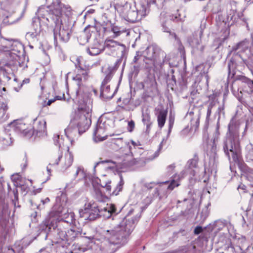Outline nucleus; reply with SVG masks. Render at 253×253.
I'll use <instances>...</instances> for the list:
<instances>
[{"label": "nucleus", "mask_w": 253, "mask_h": 253, "mask_svg": "<svg viewBox=\"0 0 253 253\" xmlns=\"http://www.w3.org/2000/svg\"><path fill=\"white\" fill-rule=\"evenodd\" d=\"M48 7L42 6L38 9L37 15L41 27L48 26L50 24V20L55 24L54 35L55 39L59 38L64 42H67L71 33L70 25L68 22H63L61 11L59 8L55 9L51 13L48 12Z\"/></svg>", "instance_id": "f257e3e1"}, {"label": "nucleus", "mask_w": 253, "mask_h": 253, "mask_svg": "<svg viewBox=\"0 0 253 253\" xmlns=\"http://www.w3.org/2000/svg\"><path fill=\"white\" fill-rule=\"evenodd\" d=\"M116 211V208L113 204H106L102 209H98L95 204H86L84 210L79 211L80 217L84 220H93L99 216L109 218L112 213Z\"/></svg>", "instance_id": "f03ea898"}, {"label": "nucleus", "mask_w": 253, "mask_h": 253, "mask_svg": "<svg viewBox=\"0 0 253 253\" xmlns=\"http://www.w3.org/2000/svg\"><path fill=\"white\" fill-rule=\"evenodd\" d=\"M91 108L89 104L81 106L76 113L74 119L71 120L78 127L79 133H83L87 130L91 124Z\"/></svg>", "instance_id": "7ed1b4c3"}, {"label": "nucleus", "mask_w": 253, "mask_h": 253, "mask_svg": "<svg viewBox=\"0 0 253 253\" xmlns=\"http://www.w3.org/2000/svg\"><path fill=\"white\" fill-rule=\"evenodd\" d=\"M133 229V223L130 220L124 219L120 225L116 227L115 230H106L104 232L106 238L115 242V240H119L120 237L130 234Z\"/></svg>", "instance_id": "20e7f679"}, {"label": "nucleus", "mask_w": 253, "mask_h": 253, "mask_svg": "<svg viewBox=\"0 0 253 253\" xmlns=\"http://www.w3.org/2000/svg\"><path fill=\"white\" fill-rule=\"evenodd\" d=\"M73 161L74 156L68 148L67 152L63 156L59 151L54 154L51 158L49 165L59 164L60 170L64 172L71 166Z\"/></svg>", "instance_id": "39448f33"}, {"label": "nucleus", "mask_w": 253, "mask_h": 253, "mask_svg": "<svg viewBox=\"0 0 253 253\" xmlns=\"http://www.w3.org/2000/svg\"><path fill=\"white\" fill-rule=\"evenodd\" d=\"M18 46H21V44L16 41L4 40L2 42V50L4 51H9L8 53L11 63H7L8 66L14 65L16 63L18 56L15 52H11V50L16 52L18 51Z\"/></svg>", "instance_id": "423d86ee"}, {"label": "nucleus", "mask_w": 253, "mask_h": 253, "mask_svg": "<svg viewBox=\"0 0 253 253\" xmlns=\"http://www.w3.org/2000/svg\"><path fill=\"white\" fill-rule=\"evenodd\" d=\"M224 149L229 160L231 157L235 162L238 160L240 150L237 142L235 143L231 139H229L225 143Z\"/></svg>", "instance_id": "0eeeda50"}, {"label": "nucleus", "mask_w": 253, "mask_h": 253, "mask_svg": "<svg viewBox=\"0 0 253 253\" xmlns=\"http://www.w3.org/2000/svg\"><path fill=\"white\" fill-rule=\"evenodd\" d=\"M111 182L110 180L105 181L103 179H100L98 178L92 180V184L96 194L102 196V189H105L107 192L111 194Z\"/></svg>", "instance_id": "6e6552de"}, {"label": "nucleus", "mask_w": 253, "mask_h": 253, "mask_svg": "<svg viewBox=\"0 0 253 253\" xmlns=\"http://www.w3.org/2000/svg\"><path fill=\"white\" fill-rule=\"evenodd\" d=\"M67 201V198L66 194L63 192H60V195H58L56 199V204L54 206V210L56 211V212L60 216H63L66 217V210L65 207L66 205Z\"/></svg>", "instance_id": "1a4fd4ad"}, {"label": "nucleus", "mask_w": 253, "mask_h": 253, "mask_svg": "<svg viewBox=\"0 0 253 253\" xmlns=\"http://www.w3.org/2000/svg\"><path fill=\"white\" fill-rule=\"evenodd\" d=\"M105 131L104 124L103 123H98L93 131V139L95 142H100L104 140L106 138L104 135Z\"/></svg>", "instance_id": "9d476101"}, {"label": "nucleus", "mask_w": 253, "mask_h": 253, "mask_svg": "<svg viewBox=\"0 0 253 253\" xmlns=\"http://www.w3.org/2000/svg\"><path fill=\"white\" fill-rule=\"evenodd\" d=\"M97 167L101 169H104L106 171L110 170H114L116 169L117 165L116 163L112 161L106 160L101 161L96 163L94 166V170H95Z\"/></svg>", "instance_id": "9b49d317"}, {"label": "nucleus", "mask_w": 253, "mask_h": 253, "mask_svg": "<svg viewBox=\"0 0 253 253\" xmlns=\"http://www.w3.org/2000/svg\"><path fill=\"white\" fill-rule=\"evenodd\" d=\"M74 123L71 121L68 127L65 129V135L71 143L73 142V138L79 133L78 128Z\"/></svg>", "instance_id": "f8f14e48"}, {"label": "nucleus", "mask_w": 253, "mask_h": 253, "mask_svg": "<svg viewBox=\"0 0 253 253\" xmlns=\"http://www.w3.org/2000/svg\"><path fill=\"white\" fill-rule=\"evenodd\" d=\"M11 125L15 127L16 131L21 132L25 136L30 137L33 134L32 131L27 130L26 125L21 122H14Z\"/></svg>", "instance_id": "ddd939ff"}, {"label": "nucleus", "mask_w": 253, "mask_h": 253, "mask_svg": "<svg viewBox=\"0 0 253 253\" xmlns=\"http://www.w3.org/2000/svg\"><path fill=\"white\" fill-rule=\"evenodd\" d=\"M87 73L85 71L81 70L80 73H78L73 78L74 84L80 88L83 85L84 83L87 79Z\"/></svg>", "instance_id": "4468645a"}, {"label": "nucleus", "mask_w": 253, "mask_h": 253, "mask_svg": "<svg viewBox=\"0 0 253 253\" xmlns=\"http://www.w3.org/2000/svg\"><path fill=\"white\" fill-rule=\"evenodd\" d=\"M105 46L110 49L114 48V50H119L120 48H121V51L125 48V46L123 44L119 43L112 40H106L105 42Z\"/></svg>", "instance_id": "2eb2a0df"}, {"label": "nucleus", "mask_w": 253, "mask_h": 253, "mask_svg": "<svg viewBox=\"0 0 253 253\" xmlns=\"http://www.w3.org/2000/svg\"><path fill=\"white\" fill-rule=\"evenodd\" d=\"M113 90H111L109 85H104L102 86L101 90V95L107 99L112 98L114 95Z\"/></svg>", "instance_id": "dca6fc26"}, {"label": "nucleus", "mask_w": 253, "mask_h": 253, "mask_svg": "<svg viewBox=\"0 0 253 253\" xmlns=\"http://www.w3.org/2000/svg\"><path fill=\"white\" fill-rule=\"evenodd\" d=\"M142 122L146 126V132L149 134L150 131V127L152 124L149 114L147 113L142 114Z\"/></svg>", "instance_id": "f3484780"}, {"label": "nucleus", "mask_w": 253, "mask_h": 253, "mask_svg": "<svg viewBox=\"0 0 253 253\" xmlns=\"http://www.w3.org/2000/svg\"><path fill=\"white\" fill-rule=\"evenodd\" d=\"M167 117V112L164 111H161L158 116V122L159 126L162 128L166 121V119Z\"/></svg>", "instance_id": "a211bd4d"}, {"label": "nucleus", "mask_w": 253, "mask_h": 253, "mask_svg": "<svg viewBox=\"0 0 253 253\" xmlns=\"http://www.w3.org/2000/svg\"><path fill=\"white\" fill-rule=\"evenodd\" d=\"M100 46V44L98 43H97L95 47H91L88 48L87 49V51L90 55H96L101 51L99 48Z\"/></svg>", "instance_id": "6ab92c4d"}, {"label": "nucleus", "mask_w": 253, "mask_h": 253, "mask_svg": "<svg viewBox=\"0 0 253 253\" xmlns=\"http://www.w3.org/2000/svg\"><path fill=\"white\" fill-rule=\"evenodd\" d=\"M148 11L146 7L144 5H141L139 9L137 10V19H141L142 17H145Z\"/></svg>", "instance_id": "aec40b11"}, {"label": "nucleus", "mask_w": 253, "mask_h": 253, "mask_svg": "<svg viewBox=\"0 0 253 253\" xmlns=\"http://www.w3.org/2000/svg\"><path fill=\"white\" fill-rule=\"evenodd\" d=\"M113 70V67L109 65H105L102 69V72L106 75V78H109Z\"/></svg>", "instance_id": "412c9836"}, {"label": "nucleus", "mask_w": 253, "mask_h": 253, "mask_svg": "<svg viewBox=\"0 0 253 253\" xmlns=\"http://www.w3.org/2000/svg\"><path fill=\"white\" fill-rule=\"evenodd\" d=\"M124 185V181L123 180L122 177H120V180L118 184L117 185L116 189L113 191L112 194L114 195H117L119 194V192L122 190L123 188V186Z\"/></svg>", "instance_id": "4be33fe9"}, {"label": "nucleus", "mask_w": 253, "mask_h": 253, "mask_svg": "<svg viewBox=\"0 0 253 253\" xmlns=\"http://www.w3.org/2000/svg\"><path fill=\"white\" fill-rule=\"evenodd\" d=\"M40 34V31L35 30L34 31L29 32L26 34V37L28 39L35 40L37 38Z\"/></svg>", "instance_id": "5701e85b"}, {"label": "nucleus", "mask_w": 253, "mask_h": 253, "mask_svg": "<svg viewBox=\"0 0 253 253\" xmlns=\"http://www.w3.org/2000/svg\"><path fill=\"white\" fill-rule=\"evenodd\" d=\"M130 99L129 98L123 99V103L125 105V106L124 107L125 109L128 111L133 110L134 107L130 105Z\"/></svg>", "instance_id": "b1692460"}, {"label": "nucleus", "mask_w": 253, "mask_h": 253, "mask_svg": "<svg viewBox=\"0 0 253 253\" xmlns=\"http://www.w3.org/2000/svg\"><path fill=\"white\" fill-rule=\"evenodd\" d=\"M249 149L248 154H247V158L250 161H253V147L251 144L247 146Z\"/></svg>", "instance_id": "393cba45"}, {"label": "nucleus", "mask_w": 253, "mask_h": 253, "mask_svg": "<svg viewBox=\"0 0 253 253\" xmlns=\"http://www.w3.org/2000/svg\"><path fill=\"white\" fill-rule=\"evenodd\" d=\"M179 178L177 176L174 177V179L171 181L170 184L169 185L168 188L169 190H172L175 187L178 186L179 184L177 181V179Z\"/></svg>", "instance_id": "a878e982"}, {"label": "nucleus", "mask_w": 253, "mask_h": 253, "mask_svg": "<svg viewBox=\"0 0 253 253\" xmlns=\"http://www.w3.org/2000/svg\"><path fill=\"white\" fill-rule=\"evenodd\" d=\"M147 55L149 59H152L154 57V49L153 47H148L146 50Z\"/></svg>", "instance_id": "bb28decb"}, {"label": "nucleus", "mask_w": 253, "mask_h": 253, "mask_svg": "<svg viewBox=\"0 0 253 253\" xmlns=\"http://www.w3.org/2000/svg\"><path fill=\"white\" fill-rule=\"evenodd\" d=\"M79 175L82 177H84V169L81 167H77L76 168V171L74 174V176L75 177H76Z\"/></svg>", "instance_id": "cd10ccee"}, {"label": "nucleus", "mask_w": 253, "mask_h": 253, "mask_svg": "<svg viewBox=\"0 0 253 253\" xmlns=\"http://www.w3.org/2000/svg\"><path fill=\"white\" fill-rule=\"evenodd\" d=\"M112 31L114 33L113 37L116 38L120 35L121 31L120 28L117 26H113L111 29Z\"/></svg>", "instance_id": "c85d7f7f"}, {"label": "nucleus", "mask_w": 253, "mask_h": 253, "mask_svg": "<svg viewBox=\"0 0 253 253\" xmlns=\"http://www.w3.org/2000/svg\"><path fill=\"white\" fill-rule=\"evenodd\" d=\"M249 44V43L247 41H243L238 44L237 48L238 49H243L244 48L247 49Z\"/></svg>", "instance_id": "c756f323"}, {"label": "nucleus", "mask_w": 253, "mask_h": 253, "mask_svg": "<svg viewBox=\"0 0 253 253\" xmlns=\"http://www.w3.org/2000/svg\"><path fill=\"white\" fill-rule=\"evenodd\" d=\"M188 165L190 169L196 168L197 166V161L195 160H190L188 162Z\"/></svg>", "instance_id": "7c9ffc66"}, {"label": "nucleus", "mask_w": 253, "mask_h": 253, "mask_svg": "<svg viewBox=\"0 0 253 253\" xmlns=\"http://www.w3.org/2000/svg\"><path fill=\"white\" fill-rule=\"evenodd\" d=\"M53 140L55 145H58L59 148L62 147L61 143H60V137L59 135H55L54 136Z\"/></svg>", "instance_id": "2f4dec72"}, {"label": "nucleus", "mask_w": 253, "mask_h": 253, "mask_svg": "<svg viewBox=\"0 0 253 253\" xmlns=\"http://www.w3.org/2000/svg\"><path fill=\"white\" fill-rule=\"evenodd\" d=\"M41 127L39 128V131L42 132L44 131L46 128V122L44 121L39 122Z\"/></svg>", "instance_id": "473e14b6"}, {"label": "nucleus", "mask_w": 253, "mask_h": 253, "mask_svg": "<svg viewBox=\"0 0 253 253\" xmlns=\"http://www.w3.org/2000/svg\"><path fill=\"white\" fill-rule=\"evenodd\" d=\"M48 221L45 220L43 222V224L41 225L42 226V230H45V231L47 232L49 231L50 229V227H48Z\"/></svg>", "instance_id": "72a5a7b5"}, {"label": "nucleus", "mask_w": 253, "mask_h": 253, "mask_svg": "<svg viewBox=\"0 0 253 253\" xmlns=\"http://www.w3.org/2000/svg\"><path fill=\"white\" fill-rule=\"evenodd\" d=\"M134 126H135V124H134V121H130L128 122L127 129L129 132H131L133 130Z\"/></svg>", "instance_id": "f704fd0d"}, {"label": "nucleus", "mask_w": 253, "mask_h": 253, "mask_svg": "<svg viewBox=\"0 0 253 253\" xmlns=\"http://www.w3.org/2000/svg\"><path fill=\"white\" fill-rule=\"evenodd\" d=\"M114 143L118 146L122 145L123 144V139L120 137L114 138Z\"/></svg>", "instance_id": "c9c22d12"}, {"label": "nucleus", "mask_w": 253, "mask_h": 253, "mask_svg": "<svg viewBox=\"0 0 253 253\" xmlns=\"http://www.w3.org/2000/svg\"><path fill=\"white\" fill-rule=\"evenodd\" d=\"M202 231V228L201 227L198 226L195 228L194 230V233L196 234H198L201 233Z\"/></svg>", "instance_id": "e433bc0d"}, {"label": "nucleus", "mask_w": 253, "mask_h": 253, "mask_svg": "<svg viewBox=\"0 0 253 253\" xmlns=\"http://www.w3.org/2000/svg\"><path fill=\"white\" fill-rule=\"evenodd\" d=\"M248 178L250 180L253 181V170H251L248 173Z\"/></svg>", "instance_id": "4c0bfd02"}, {"label": "nucleus", "mask_w": 253, "mask_h": 253, "mask_svg": "<svg viewBox=\"0 0 253 253\" xmlns=\"http://www.w3.org/2000/svg\"><path fill=\"white\" fill-rule=\"evenodd\" d=\"M49 202V199L48 198H46L44 200H41V202L43 205L46 203H48Z\"/></svg>", "instance_id": "58836bf2"}, {"label": "nucleus", "mask_w": 253, "mask_h": 253, "mask_svg": "<svg viewBox=\"0 0 253 253\" xmlns=\"http://www.w3.org/2000/svg\"><path fill=\"white\" fill-rule=\"evenodd\" d=\"M130 144H131L132 145H133L134 147H135L137 146V144L136 142H134L133 140H131L130 142H128V144L130 145Z\"/></svg>", "instance_id": "ea45409f"}, {"label": "nucleus", "mask_w": 253, "mask_h": 253, "mask_svg": "<svg viewBox=\"0 0 253 253\" xmlns=\"http://www.w3.org/2000/svg\"><path fill=\"white\" fill-rule=\"evenodd\" d=\"M252 251H253V246H249L248 247L247 249V252L251 253Z\"/></svg>", "instance_id": "a19ab883"}, {"label": "nucleus", "mask_w": 253, "mask_h": 253, "mask_svg": "<svg viewBox=\"0 0 253 253\" xmlns=\"http://www.w3.org/2000/svg\"><path fill=\"white\" fill-rule=\"evenodd\" d=\"M55 99H49L47 102V105L49 106Z\"/></svg>", "instance_id": "79ce46f5"}, {"label": "nucleus", "mask_w": 253, "mask_h": 253, "mask_svg": "<svg viewBox=\"0 0 253 253\" xmlns=\"http://www.w3.org/2000/svg\"><path fill=\"white\" fill-rule=\"evenodd\" d=\"M18 176H19V175H17V174L15 175H13V176H12V179L13 180H15V179L17 178V177H18Z\"/></svg>", "instance_id": "37998d69"}, {"label": "nucleus", "mask_w": 253, "mask_h": 253, "mask_svg": "<svg viewBox=\"0 0 253 253\" xmlns=\"http://www.w3.org/2000/svg\"><path fill=\"white\" fill-rule=\"evenodd\" d=\"M56 99H57V100H61L62 99V97L61 96H56Z\"/></svg>", "instance_id": "c03bdc74"}, {"label": "nucleus", "mask_w": 253, "mask_h": 253, "mask_svg": "<svg viewBox=\"0 0 253 253\" xmlns=\"http://www.w3.org/2000/svg\"><path fill=\"white\" fill-rule=\"evenodd\" d=\"M68 216H70L71 218H72L73 217V213L72 212H70V213H68Z\"/></svg>", "instance_id": "a18cd8bd"}, {"label": "nucleus", "mask_w": 253, "mask_h": 253, "mask_svg": "<svg viewBox=\"0 0 253 253\" xmlns=\"http://www.w3.org/2000/svg\"><path fill=\"white\" fill-rule=\"evenodd\" d=\"M47 171L48 174H49L50 173V169L48 167H47Z\"/></svg>", "instance_id": "49530a36"}, {"label": "nucleus", "mask_w": 253, "mask_h": 253, "mask_svg": "<svg viewBox=\"0 0 253 253\" xmlns=\"http://www.w3.org/2000/svg\"><path fill=\"white\" fill-rule=\"evenodd\" d=\"M166 140L165 139H163V140L162 141L161 143V144H160V146H161V145H162V144L164 142H166Z\"/></svg>", "instance_id": "de8ad7c7"}, {"label": "nucleus", "mask_w": 253, "mask_h": 253, "mask_svg": "<svg viewBox=\"0 0 253 253\" xmlns=\"http://www.w3.org/2000/svg\"><path fill=\"white\" fill-rule=\"evenodd\" d=\"M174 168V167L173 166H170L169 168L170 169H173V168Z\"/></svg>", "instance_id": "09e8293b"}, {"label": "nucleus", "mask_w": 253, "mask_h": 253, "mask_svg": "<svg viewBox=\"0 0 253 253\" xmlns=\"http://www.w3.org/2000/svg\"><path fill=\"white\" fill-rule=\"evenodd\" d=\"M164 32H169V30L168 29H165V28H164Z\"/></svg>", "instance_id": "8fccbe9b"}, {"label": "nucleus", "mask_w": 253, "mask_h": 253, "mask_svg": "<svg viewBox=\"0 0 253 253\" xmlns=\"http://www.w3.org/2000/svg\"><path fill=\"white\" fill-rule=\"evenodd\" d=\"M2 90L5 91L6 90L5 88V87H3L2 88Z\"/></svg>", "instance_id": "3c124183"}, {"label": "nucleus", "mask_w": 253, "mask_h": 253, "mask_svg": "<svg viewBox=\"0 0 253 253\" xmlns=\"http://www.w3.org/2000/svg\"><path fill=\"white\" fill-rule=\"evenodd\" d=\"M40 206H41V205H39V206H38V208L40 209Z\"/></svg>", "instance_id": "603ef678"}, {"label": "nucleus", "mask_w": 253, "mask_h": 253, "mask_svg": "<svg viewBox=\"0 0 253 253\" xmlns=\"http://www.w3.org/2000/svg\"><path fill=\"white\" fill-rule=\"evenodd\" d=\"M79 90H77V93H79Z\"/></svg>", "instance_id": "864d4df0"}]
</instances>
